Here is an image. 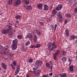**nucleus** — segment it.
I'll return each instance as SVG.
<instances>
[{"label": "nucleus", "mask_w": 77, "mask_h": 77, "mask_svg": "<svg viewBox=\"0 0 77 77\" xmlns=\"http://www.w3.org/2000/svg\"><path fill=\"white\" fill-rule=\"evenodd\" d=\"M47 46L49 50L51 51H53L55 48L57 47V46L55 45V43L54 42H49L47 44Z\"/></svg>", "instance_id": "nucleus-1"}, {"label": "nucleus", "mask_w": 77, "mask_h": 77, "mask_svg": "<svg viewBox=\"0 0 77 77\" xmlns=\"http://www.w3.org/2000/svg\"><path fill=\"white\" fill-rule=\"evenodd\" d=\"M8 45H7L5 46V47L3 46L0 47V53H1L2 54H7V52L6 51V50L8 49Z\"/></svg>", "instance_id": "nucleus-2"}, {"label": "nucleus", "mask_w": 77, "mask_h": 77, "mask_svg": "<svg viewBox=\"0 0 77 77\" xmlns=\"http://www.w3.org/2000/svg\"><path fill=\"white\" fill-rule=\"evenodd\" d=\"M35 66L39 68V66H42V62L40 61H37L35 62Z\"/></svg>", "instance_id": "nucleus-3"}, {"label": "nucleus", "mask_w": 77, "mask_h": 77, "mask_svg": "<svg viewBox=\"0 0 77 77\" xmlns=\"http://www.w3.org/2000/svg\"><path fill=\"white\" fill-rule=\"evenodd\" d=\"M17 66L18 67L17 68V69L16 70L14 73L15 75H17L19 73V71H20V66L18 65Z\"/></svg>", "instance_id": "nucleus-4"}, {"label": "nucleus", "mask_w": 77, "mask_h": 77, "mask_svg": "<svg viewBox=\"0 0 77 77\" xmlns=\"http://www.w3.org/2000/svg\"><path fill=\"white\" fill-rule=\"evenodd\" d=\"M21 3V2L20 1V0H17L16 2H14V6H18L19 5H20Z\"/></svg>", "instance_id": "nucleus-5"}, {"label": "nucleus", "mask_w": 77, "mask_h": 77, "mask_svg": "<svg viewBox=\"0 0 77 77\" xmlns=\"http://www.w3.org/2000/svg\"><path fill=\"white\" fill-rule=\"evenodd\" d=\"M62 8V5L61 4L59 5H57V7L56 8V9L57 11H60L61 10Z\"/></svg>", "instance_id": "nucleus-6"}, {"label": "nucleus", "mask_w": 77, "mask_h": 77, "mask_svg": "<svg viewBox=\"0 0 77 77\" xmlns=\"http://www.w3.org/2000/svg\"><path fill=\"white\" fill-rule=\"evenodd\" d=\"M46 67L47 68H50L51 70V71L52 70V69H53V66H50V65L48 63H46Z\"/></svg>", "instance_id": "nucleus-7"}, {"label": "nucleus", "mask_w": 77, "mask_h": 77, "mask_svg": "<svg viewBox=\"0 0 77 77\" xmlns=\"http://www.w3.org/2000/svg\"><path fill=\"white\" fill-rule=\"evenodd\" d=\"M11 48L13 50H15L17 48V45L12 44L11 45Z\"/></svg>", "instance_id": "nucleus-8"}, {"label": "nucleus", "mask_w": 77, "mask_h": 77, "mask_svg": "<svg viewBox=\"0 0 77 77\" xmlns=\"http://www.w3.org/2000/svg\"><path fill=\"white\" fill-rule=\"evenodd\" d=\"M26 38H32V33H29L27 34L26 36Z\"/></svg>", "instance_id": "nucleus-9"}, {"label": "nucleus", "mask_w": 77, "mask_h": 77, "mask_svg": "<svg viewBox=\"0 0 77 77\" xmlns=\"http://www.w3.org/2000/svg\"><path fill=\"white\" fill-rule=\"evenodd\" d=\"M13 42V45H17L18 44V40L16 38L14 39V40Z\"/></svg>", "instance_id": "nucleus-10"}, {"label": "nucleus", "mask_w": 77, "mask_h": 77, "mask_svg": "<svg viewBox=\"0 0 77 77\" xmlns=\"http://www.w3.org/2000/svg\"><path fill=\"white\" fill-rule=\"evenodd\" d=\"M75 38H77V36H75V35H72L71 36V37H70V39H71V40H74V39H75Z\"/></svg>", "instance_id": "nucleus-11"}, {"label": "nucleus", "mask_w": 77, "mask_h": 77, "mask_svg": "<svg viewBox=\"0 0 77 77\" xmlns=\"http://www.w3.org/2000/svg\"><path fill=\"white\" fill-rule=\"evenodd\" d=\"M67 60V59H66V57H62L61 58V60L62 61V62H66Z\"/></svg>", "instance_id": "nucleus-12"}, {"label": "nucleus", "mask_w": 77, "mask_h": 77, "mask_svg": "<svg viewBox=\"0 0 77 77\" xmlns=\"http://www.w3.org/2000/svg\"><path fill=\"white\" fill-rule=\"evenodd\" d=\"M65 32L66 34V36H69V29H66L65 30Z\"/></svg>", "instance_id": "nucleus-13"}, {"label": "nucleus", "mask_w": 77, "mask_h": 77, "mask_svg": "<svg viewBox=\"0 0 77 77\" xmlns=\"http://www.w3.org/2000/svg\"><path fill=\"white\" fill-rule=\"evenodd\" d=\"M37 7L38 9H41L42 8V4H39L37 5Z\"/></svg>", "instance_id": "nucleus-14"}, {"label": "nucleus", "mask_w": 77, "mask_h": 77, "mask_svg": "<svg viewBox=\"0 0 77 77\" xmlns=\"http://www.w3.org/2000/svg\"><path fill=\"white\" fill-rule=\"evenodd\" d=\"M8 36L9 38H12V36H13V32L12 31L10 32V33L8 34Z\"/></svg>", "instance_id": "nucleus-15"}, {"label": "nucleus", "mask_w": 77, "mask_h": 77, "mask_svg": "<svg viewBox=\"0 0 77 77\" xmlns=\"http://www.w3.org/2000/svg\"><path fill=\"white\" fill-rule=\"evenodd\" d=\"M72 15L71 14H65V17L67 18H71Z\"/></svg>", "instance_id": "nucleus-16"}, {"label": "nucleus", "mask_w": 77, "mask_h": 77, "mask_svg": "<svg viewBox=\"0 0 77 77\" xmlns=\"http://www.w3.org/2000/svg\"><path fill=\"white\" fill-rule=\"evenodd\" d=\"M69 69L70 71L72 72L74 71V66H69Z\"/></svg>", "instance_id": "nucleus-17"}, {"label": "nucleus", "mask_w": 77, "mask_h": 77, "mask_svg": "<svg viewBox=\"0 0 77 77\" xmlns=\"http://www.w3.org/2000/svg\"><path fill=\"white\" fill-rule=\"evenodd\" d=\"M44 11H47L48 10V5L46 4H45L44 5Z\"/></svg>", "instance_id": "nucleus-18"}, {"label": "nucleus", "mask_w": 77, "mask_h": 77, "mask_svg": "<svg viewBox=\"0 0 77 77\" xmlns=\"http://www.w3.org/2000/svg\"><path fill=\"white\" fill-rule=\"evenodd\" d=\"M2 66L4 69H6V65L5 64L2 63Z\"/></svg>", "instance_id": "nucleus-19"}, {"label": "nucleus", "mask_w": 77, "mask_h": 77, "mask_svg": "<svg viewBox=\"0 0 77 77\" xmlns=\"http://www.w3.org/2000/svg\"><path fill=\"white\" fill-rule=\"evenodd\" d=\"M36 32L38 35H41V31L39 30H36Z\"/></svg>", "instance_id": "nucleus-20"}, {"label": "nucleus", "mask_w": 77, "mask_h": 77, "mask_svg": "<svg viewBox=\"0 0 77 77\" xmlns=\"http://www.w3.org/2000/svg\"><path fill=\"white\" fill-rule=\"evenodd\" d=\"M60 75L61 77H66V74L65 73L61 74H60Z\"/></svg>", "instance_id": "nucleus-21"}, {"label": "nucleus", "mask_w": 77, "mask_h": 77, "mask_svg": "<svg viewBox=\"0 0 77 77\" xmlns=\"http://www.w3.org/2000/svg\"><path fill=\"white\" fill-rule=\"evenodd\" d=\"M72 60L71 59H70L69 58V60H68V62H69V66L72 63Z\"/></svg>", "instance_id": "nucleus-22"}, {"label": "nucleus", "mask_w": 77, "mask_h": 77, "mask_svg": "<svg viewBox=\"0 0 77 77\" xmlns=\"http://www.w3.org/2000/svg\"><path fill=\"white\" fill-rule=\"evenodd\" d=\"M7 32H8L7 31V30L6 29H4L2 31V34H7Z\"/></svg>", "instance_id": "nucleus-23"}, {"label": "nucleus", "mask_w": 77, "mask_h": 77, "mask_svg": "<svg viewBox=\"0 0 77 77\" xmlns=\"http://www.w3.org/2000/svg\"><path fill=\"white\" fill-rule=\"evenodd\" d=\"M62 15L61 14H58V17L59 19L62 20Z\"/></svg>", "instance_id": "nucleus-24"}, {"label": "nucleus", "mask_w": 77, "mask_h": 77, "mask_svg": "<svg viewBox=\"0 0 77 77\" xmlns=\"http://www.w3.org/2000/svg\"><path fill=\"white\" fill-rule=\"evenodd\" d=\"M23 2L26 5H27L28 4H29V2L27 1L26 0H24Z\"/></svg>", "instance_id": "nucleus-25"}, {"label": "nucleus", "mask_w": 77, "mask_h": 77, "mask_svg": "<svg viewBox=\"0 0 77 77\" xmlns=\"http://www.w3.org/2000/svg\"><path fill=\"white\" fill-rule=\"evenodd\" d=\"M17 38L18 39H21L23 38V36L21 35H19L17 36Z\"/></svg>", "instance_id": "nucleus-26"}, {"label": "nucleus", "mask_w": 77, "mask_h": 77, "mask_svg": "<svg viewBox=\"0 0 77 77\" xmlns=\"http://www.w3.org/2000/svg\"><path fill=\"white\" fill-rule=\"evenodd\" d=\"M8 29H7L8 31H9V30H12V26L9 25L8 26Z\"/></svg>", "instance_id": "nucleus-27"}, {"label": "nucleus", "mask_w": 77, "mask_h": 77, "mask_svg": "<svg viewBox=\"0 0 77 77\" xmlns=\"http://www.w3.org/2000/svg\"><path fill=\"white\" fill-rule=\"evenodd\" d=\"M8 3L10 5L12 4V0H9L8 1Z\"/></svg>", "instance_id": "nucleus-28"}, {"label": "nucleus", "mask_w": 77, "mask_h": 77, "mask_svg": "<svg viewBox=\"0 0 77 77\" xmlns=\"http://www.w3.org/2000/svg\"><path fill=\"white\" fill-rule=\"evenodd\" d=\"M26 9H30V10H32V6H31L30 5H28V6L27 7Z\"/></svg>", "instance_id": "nucleus-29"}, {"label": "nucleus", "mask_w": 77, "mask_h": 77, "mask_svg": "<svg viewBox=\"0 0 77 77\" xmlns=\"http://www.w3.org/2000/svg\"><path fill=\"white\" fill-rule=\"evenodd\" d=\"M59 50H57L56 51V52L54 54H55V55H56L57 56V55L58 54H59Z\"/></svg>", "instance_id": "nucleus-30"}, {"label": "nucleus", "mask_w": 77, "mask_h": 77, "mask_svg": "<svg viewBox=\"0 0 77 77\" xmlns=\"http://www.w3.org/2000/svg\"><path fill=\"white\" fill-rule=\"evenodd\" d=\"M57 13V12L55 10H53L52 11V14H55L56 15V13Z\"/></svg>", "instance_id": "nucleus-31"}, {"label": "nucleus", "mask_w": 77, "mask_h": 77, "mask_svg": "<svg viewBox=\"0 0 77 77\" xmlns=\"http://www.w3.org/2000/svg\"><path fill=\"white\" fill-rule=\"evenodd\" d=\"M41 45L39 44H37V45L35 46V48H39V47H41Z\"/></svg>", "instance_id": "nucleus-32"}, {"label": "nucleus", "mask_w": 77, "mask_h": 77, "mask_svg": "<svg viewBox=\"0 0 77 77\" xmlns=\"http://www.w3.org/2000/svg\"><path fill=\"white\" fill-rule=\"evenodd\" d=\"M29 44H30V42L29 41H27L25 43V45H28Z\"/></svg>", "instance_id": "nucleus-33"}, {"label": "nucleus", "mask_w": 77, "mask_h": 77, "mask_svg": "<svg viewBox=\"0 0 77 77\" xmlns=\"http://www.w3.org/2000/svg\"><path fill=\"white\" fill-rule=\"evenodd\" d=\"M56 56L57 55L54 54V59L55 60H56L57 59V57H56Z\"/></svg>", "instance_id": "nucleus-34"}, {"label": "nucleus", "mask_w": 77, "mask_h": 77, "mask_svg": "<svg viewBox=\"0 0 77 77\" xmlns=\"http://www.w3.org/2000/svg\"><path fill=\"white\" fill-rule=\"evenodd\" d=\"M16 18L17 19H20V18H21V16L19 15H17L16 17Z\"/></svg>", "instance_id": "nucleus-35"}, {"label": "nucleus", "mask_w": 77, "mask_h": 77, "mask_svg": "<svg viewBox=\"0 0 77 77\" xmlns=\"http://www.w3.org/2000/svg\"><path fill=\"white\" fill-rule=\"evenodd\" d=\"M33 62V59H30L28 60V62L29 63H32Z\"/></svg>", "instance_id": "nucleus-36"}, {"label": "nucleus", "mask_w": 77, "mask_h": 77, "mask_svg": "<svg viewBox=\"0 0 77 77\" xmlns=\"http://www.w3.org/2000/svg\"><path fill=\"white\" fill-rule=\"evenodd\" d=\"M12 64H13V65H14V66H17V63H16V62H15V61H13V63H12Z\"/></svg>", "instance_id": "nucleus-37"}, {"label": "nucleus", "mask_w": 77, "mask_h": 77, "mask_svg": "<svg viewBox=\"0 0 77 77\" xmlns=\"http://www.w3.org/2000/svg\"><path fill=\"white\" fill-rule=\"evenodd\" d=\"M11 66L13 70L14 69H15V67H14V66L12 65V64H11Z\"/></svg>", "instance_id": "nucleus-38"}, {"label": "nucleus", "mask_w": 77, "mask_h": 77, "mask_svg": "<svg viewBox=\"0 0 77 77\" xmlns=\"http://www.w3.org/2000/svg\"><path fill=\"white\" fill-rule=\"evenodd\" d=\"M51 18H54V17H55V14H52L51 15Z\"/></svg>", "instance_id": "nucleus-39"}, {"label": "nucleus", "mask_w": 77, "mask_h": 77, "mask_svg": "<svg viewBox=\"0 0 77 77\" xmlns=\"http://www.w3.org/2000/svg\"><path fill=\"white\" fill-rule=\"evenodd\" d=\"M9 55L10 57H13V54H12V53H10Z\"/></svg>", "instance_id": "nucleus-40"}, {"label": "nucleus", "mask_w": 77, "mask_h": 77, "mask_svg": "<svg viewBox=\"0 0 77 77\" xmlns=\"http://www.w3.org/2000/svg\"><path fill=\"white\" fill-rule=\"evenodd\" d=\"M35 46L34 45H31L30 46V48H35Z\"/></svg>", "instance_id": "nucleus-41"}, {"label": "nucleus", "mask_w": 77, "mask_h": 77, "mask_svg": "<svg viewBox=\"0 0 77 77\" xmlns=\"http://www.w3.org/2000/svg\"><path fill=\"white\" fill-rule=\"evenodd\" d=\"M51 28L52 29H54V26L53 25H51L50 26Z\"/></svg>", "instance_id": "nucleus-42"}, {"label": "nucleus", "mask_w": 77, "mask_h": 77, "mask_svg": "<svg viewBox=\"0 0 77 77\" xmlns=\"http://www.w3.org/2000/svg\"><path fill=\"white\" fill-rule=\"evenodd\" d=\"M54 31H55V30H56V28L57 27V24H56L54 25Z\"/></svg>", "instance_id": "nucleus-43"}, {"label": "nucleus", "mask_w": 77, "mask_h": 77, "mask_svg": "<svg viewBox=\"0 0 77 77\" xmlns=\"http://www.w3.org/2000/svg\"><path fill=\"white\" fill-rule=\"evenodd\" d=\"M38 68V67L37 66V67L32 68L33 71H36V69H37Z\"/></svg>", "instance_id": "nucleus-44"}, {"label": "nucleus", "mask_w": 77, "mask_h": 77, "mask_svg": "<svg viewBox=\"0 0 77 77\" xmlns=\"http://www.w3.org/2000/svg\"><path fill=\"white\" fill-rule=\"evenodd\" d=\"M40 24L41 26H43L44 25V23L42 22H40Z\"/></svg>", "instance_id": "nucleus-45"}, {"label": "nucleus", "mask_w": 77, "mask_h": 77, "mask_svg": "<svg viewBox=\"0 0 77 77\" xmlns=\"http://www.w3.org/2000/svg\"><path fill=\"white\" fill-rule=\"evenodd\" d=\"M67 22H68V20H67V19H66L65 20L64 23V24H66V23H67Z\"/></svg>", "instance_id": "nucleus-46"}, {"label": "nucleus", "mask_w": 77, "mask_h": 77, "mask_svg": "<svg viewBox=\"0 0 77 77\" xmlns=\"http://www.w3.org/2000/svg\"><path fill=\"white\" fill-rule=\"evenodd\" d=\"M66 52L64 51H63V55H65L66 54Z\"/></svg>", "instance_id": "nucleus-47"}, {"label": "nucleus", "mask_w": 77, "mask_h": 77, "mask_svg": "<svg viewBox=\"0 0 77 77\" xmlns=\"http://www.w3.org/2000/svg\"><path fill=\"white\" fill-rule=\"evenodd\" d=\"M77 6V4H75L73 6V8H74V7H76Z\"/></svg>", "instance_id": "nucleus-48"}, {"label": "nucleus", "mask_w": 77, "mask_h": 77, "mask_svg": "<svg viewBox=\"0 0 77 77\" xmlns=\"http://www.w3.org/2000/svg\"><path fill=\"white\" fill-rule=\"evenodd\" d=\"M74 11L75 12H77V8H75L74 9Z\"/></svg>", "instance_id": "nucleus-49"}, {"label": "nucleus", "mask_w": 77, "mask_h": 77, "mask_svg": "<svg viewBox=\"0 0 77 77\" xmlns=\"http://www.w3.org/2000/svg\"><path fill=\"white\" fill-rule=\"evenodd\" d=\"M37 41V38H34V41L35 42H36Z\"/></svg>", "instance_id": "nucleus-50"}, {"label": "nucleus", "mask_w": 77, "mask_h": 77, "mask_svg": "<svg viewBox=\"0 0 77 77\" xmlns=\"http://www.w3.org/2000/svg\"><path fill=\"white\" fill-rule=\"evenodd\" d=\"M38 38V37L37 36H36V35H34V38L35 39H37Z\"/></svg>", "instance_id": "nucleus-51"}, {"label": "nucleus", "mask_w": 77, "mask_h": 77, "mask_svg": "<svg viewBox=\"0 0 77 77\" xmlns=\"http://www.w3.org/2000/svg\"><path fill=\"white\" fill-rule=\"evenodd\" d=\"M38 71L39 72L38 73V74H40V73H39L41 72V69H39L38 70Z\"/></svg>", "instance_id": "nucleus-52"}, {"label": "nucleus", "mask_w": 77, "mask_h": 77, "mask_svg": "<svg viewBox=\"0 0 77 77\" xmlns=\"http://www.w3.org/2000/svg\"><path fill=\"white\" fill-rule=\"evenodd\" d=\"M21 48V50H24V47H22Z\"/></svg>", "instance_id": "nucleus-53"}, {"label": "nucleus", "mask_w": 77, "mask_h": 77, "mask_svg": "<svg viewBox=\"0 0 77 77\" xmlns=\"http://www.w3.org/2000/svg\"><path fill=\"white\" fill-rule=\"evenodd\" d=\"M35 75H38V74H38V73H34Z\"/></svg>", "instance_id": "nucleus-54"}, {"label": "nucleus", "mask_w": 77, "mask_h": 77, "mask_svg": "<svg viewBox=\"0 0 77 77\" xmlns=\"http://www.w3.org/2000/svg\"><path fill=\"white\" fill-rule=\"evenodd\" d=\"M43 77H48V75H44L43 76Z\"/></svg>", "instance_id": "nucleus-55"}, {"label": "nucleus", "mask_w": 77, "mask_h": 77, "mask_svg": "<svg viewBox=\"0 0 77 77\" xmlns=\"http://www.w3.org/2000/svg\"><path fill=\"white\" fill-rule=\"evenodd\" d=\"M16 23H17V24H19V23H20V22H19V21H16Z\"/></svg>", "instance_id": "nucleus-56"}, {"label": "nucleus", "mask_w": 77, "mask_h": 77, "mask_svg": "<svg viewBox=\"0 0 77 77\" xmlns=\"http://www.w3.org/2000/svg\"><path fill=\"white\" fill-rule=\"evenodd\" d=\"M49 75L51 76L52 75H53V73H52V72H51V73H49Z\"/></svg>", "instance_id": "nucleus-57"}, {"label": "nucleus", "mask_w": 77, "mask_h": 77, "mask_svg": "<svg viewBox=\"0 0 77 77\" xmlns=\"http://www.w3.org/2000/svg\"><path fill=\"white\" fill-rule=\"evenodd\" d=\"M68 1H69L68 3L69 4V3H71V1H72V0H68Z\"/></svg>", "instance_id": "nucleus-58"}, {"label": "nucleus", "mask_w": 77, "mask_h": 77, "mask_svg": "<svg viewBox=\"0 0 77 77\" xmlns=\"http://www.w3.org/2000/svg\"><path fill=\"white\" fill-rule=\"evenodd\" d=\"M3 73H4V74H5V73H6V71H3Z\"/></svg>", "instance_id": "nucleus-59"}, {"label": "nucleus", "mask_w": 77, "mask_h": 77, "mask_svg": "<svg viewBox=\"0 0 77 77\" xmlns=\"http://www.w3.org/2000/svg\"><path fill=\"white\" fill-rule=\"evenodd\" d=\"M26 77H30L29 76V75H27L26 76Z\"/></svg>", "instance_id": "nucleus-60"}, {"label": "nucleus", "mask_w": 77, "mask_h": 77, "mask_svg": "<svg viewBox=\"0 0 77 77\" xmlns=\"http://www.w3.org/2000/svg\"><path fill=\"white\" fill-rule=\"evenodd\" d=\"M29 72H35V71H34V72H33V71H31V70H29Z\"/></svg>", "instance_id": "nucleus-61"}, {"label": "nucleus", "mask_w": 77, "mask_h": 77, "mask_svg": "<svg viewBox=\"0 0 77 77\" xmlns=\"http://www.w3.org/2000/svg\"><path fill=\"white\" fill-rule=\"evenodd\" d=\"M75 44H77V40H76L75 42Z\"/></svg>", "instance_id": "nucleus-62"}, {"label": "nucleus", "mask_w": 77, "mask_h": 77, "mask_svg": "<svg viewBox=\"0 0 77 77\" xmlns=\"http://www.w3.org/2000/svg\"><path fill=\"white\" fill-rule=\"evenodd\" d=\"M16 77H20V76L17 75L16 76Z\"/></svg>", "instance_id": "nucleus-63"}, {"label": "nucleus", "mask_w": 77, "mask_h": 77, "mask_svg": "<svg viewBox=\"0 0 77 77\" xmlns=\"http://www.w3.org/2000/svg\"><path fill=\"white\" fill-rule=\"evenodd\" d=\"M23 6H24V7H25L26 6V5L24 4V5H23Z\"/></svg>", "instance_id": "nucleus-64"}]
</instances>
